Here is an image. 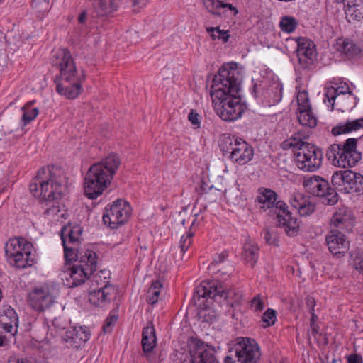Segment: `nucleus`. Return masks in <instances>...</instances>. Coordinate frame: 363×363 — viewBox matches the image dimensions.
Here are the masks:
<instances>
[{
	"instance_id": "obj_1",
	"label": "nucleus",
	"mask_w": 363,
	"mask_h": 363,
	"mask_svg": "<svg viewBox=\"0 0 363 363\" xmlns=\"http://www.w3.org/2000/svg\"><path fill=\"white\" fill-rule=\"evenodd\" d=\"M235 69L223 66L215 74L211 86L210 95L216 114L225 121L239 118L245 109L240 104V81Z\"/></svg>"
},
{
	"instance_id": "obj_2",
	"label": "nucleus",
	"mask_w": 363,
	"mask_h": 363,
	"mask_svg": "<svg viewBox=\"0 0 363 363\" xmlns=\"http://www.w3.org/2000/svg\"><path fill=\"white\" fill-rule=\"evenodd\" d=\"M51 62L60 71V75L55 79L57 92L67 99L77 98L82 91V83L85 80V75L83 70L78 71L70 51L67 48L58 49Z\"/></svg>"
},
{
	"instance_id": "obj_3",
	"label": "nucleus",
	"mask_w": 363,
	"mask_h": 363,
	"mask_svg": "<svg viewBox=\"0 0 363 363\" xmlns=\"http://www.w3.org/2000/svg\"><path fill=\"white\" fill-rule=\"evenodd\" d=\"M62 170L55 167L40 169L37 176L30 184V191L34 196L38 197L46 206L45 213L55 214L60 211L57 203L60 199L62 189L60 179Z\"/></svg>"
},
{
	"instance_id": "obj_4",
	"label": "nucleus",
	"mask_w": 363,
	"mask_h": 363,
	"mask_svg": "<svg viewBox=\"0 0 363 363\" xmlns=\"http://www.w3.org/2000/svg\"><path fill=\"white\" fill-rule=\"evenodd\" d=\"M120 164L119 157L111 154L92 164L84 177V195L89 199H96L101 195L110 186Z\"/></svg>"
},
{
	"instance_id": "obj_5",
	"label": "nucleus",
	"mask_w": 363,
	"mask_h": 363,
	"mask_svg": "<svg viewBox=\"0 0 363 363\" xmlns=\"http://www.w3.org/2000/svg\"><path fill=\"white\" fill-rule=\"evenodd\" d=\"M255 201L260 205L264 211L270 209L277 215L278 225L284 229L289 236H295L299 231V223L296 218L289 211L286 203L279 199V195L273 190L259 188Z\"/></svg>"
},
{
	"instance_id": "obj_6",
	"label": "nucleus",
	"mask_w": 363,
	"mask_h": 363,
	"mask_svg": "<svg viewBox=\"0 0 363 363\" xmlns=\"http://www.w3.org/2000/svg\"><path fill=\"white\" fill-rule=\"evenodd\" d=\"M33 251L32 242L22 237L9 239L5 245L6 255L17 268L23 269L34 264L35 255Z\"/></svg>"
},
{
	"instance_id": "obj_7",
	"label": "nucleus",
	"mask_w": 363,
	"mask_h": 363,
	"mask_svg": "<svg viewBox=\"0 0 363 363\" xmlns=\"http://www.w3.org/2000/svg\"><path fill=\"white\" fill-rule=\"evenodd\" d=\"M209 298L215 301H220L222 298L226 301L227 305L235 307L238 306L242 298V293L238 289L224 290L215 283L202 281L194 293L191 301L195 303L201 298Z\"/></svg>"
},
{
	"instance_id": "obj_8",
	"label": "nucleus",
	"mask_w": 363,
	"mask_h": 363,
	"mask_svg": "<svg viewBox=\"0 0 363 363\" xmlns=\"http://www.w3.org/2000/svg\"><path fill=\"white\" fill-rule=\"evenodd\" d=\"M303 186L306 191L318 197H320L324 204L333 206L337 203L339 196L333 188L330 186L328 182L324 178L313 175L305 178Z\"/></svg>"
},
{
	"instance_id": "obj_9",
	"label": "nucleus",
	"mask_w": 363,
	"mask_h": 363,
	"mask_svg": "<svg viewBox=\"0 0 363 363\" xmlns=\"http://www.w3.org/2000/svg\"><path fill=\"white\" fill-rule=\"evenodd\" d=\"M294 155L296 164L301 170L314 172L322 164L323 152L315 145L310 144L296 150Z\"/></svg>"
},
{
	"instance_id": "obj_10",
	"label": "nucleus",
	"mask_w": 363,
	"mask_h": 363,
	"mask_svg": "<svg viewBox=\"0 0 363 363\" xmlns=\"http://www.w3.org/2000/svg\"><path fill=\"white\" fill-rule=\"evenodd\" d=\"M131 215V207L125 200L118 199L108 206L103 215V221L111 228H117L128 221Z\"/></svg>"
},
{
	"instance_id": "obj_11",
	"label": "nucleus",
	"mask_w": 363,
	"mask_h": 363,
	"mask_svg": "<svg viewBox=\"0 0 363 363\" xmlns=\"http://www.w3.org/2000/svg\"><path fill=\"white\" fill-rule=\"evenodd\" d=\"M191 363H219L216 351L196 337L187 340Z\"/></svg>"
},
{
	"instance_id": "obj_12",
	"label": "nucleus",
	"mask_w": 363,
	"mask_h": 363,
	"mask_svg": "<svg viewBox=\"0 0 363 363\" xmlns=\"http://www.w3.org/2000/svg\"><path fill=\"white\" fill-rule=\"evenodd\" d=\"M234 350L240 363H257L261 356L258 344L249 337H238Z\"/></svg>"
},
{
	"instance_id": "obj_13",
	"label": "nucleus",
	"mask_w": 363,
	"mask_h": 363,
	"mask_svg": "<svg viewBox=\"0 0 363 363\" xmlns=\"http://www.w3.org/2000/svg\"><path fill=\"white\" fill-rule=\"evenodd\" d=\"M29 306L38 312H43L50 308L55 302V297L48 286L33 288L28 294Z\"/></svg>"
},
{
	"instance_id": "obj_14",
	"label": "nucleus",
	"mask_w": 363,
	"mask_h": 363,
	"mask_svg": "<svg viewBox=\"0 0 363 363\" xmlns=\"http://www.w3.org/2000/svg\"><path fill=\"white\" fill-rule=\"evenodd\" d=\"M296 42V52L300 68L311 69L315 60L316 50L314 43L311 40L303 37L298 38Z\"/></svg>"
},
{
	"instance_id": "obj_15",
	"label": "nucleus",
	"mask_w": 363,
	"mask_h": 363,
	"mask_svg": "<svg viewBox=\"0 0 363 363\" xmlns=\"http://www.w3.org/2000/svg\"><path fill=\"white\" fill-rule=\"evenodd\" d=\"M89 259V257L82 259L81 264H75L70 269L69 276L72 281L70 283L71 287L78 286L84 283L96 270V259L90 261Z\"/></svg>"
},
{
	"instance_id": "obj_16",
	"label": "nucleus",
	"mask_w": 363,
	"mask_h": 363,
	"mask_svg": "<svg viewBox=\"0 0 363 363\" xmlns=\"http://www.w3.org/2000/svg\"><path fill=\"white\" fill-rule=\"evenodd\" d=\"M325 240L328 249L333 255L343 256L349 250V241L338 230H331Z\"/></svg>"
},
{
	"instance_id": "obj_17",
	"label": "nucleus",
	"mask_w": 363,
	"mask_h": 363,
	"mask_svg": "<svg viewBox=\"0 0 363 363\" xmlns=\"http://www.w3.org/2000/svg\"><path fill=\"white\" fill-rule=\"evenodd\" d=\"M63 247H64V256L67 264H70L72 261H76L77 264H81V260L84 258L89 257L90 261L96 259V254L89 250H79L76 247L77 245L68 246L67 240L64 236V231H62L61 235Z\"/></svg>"
},
{
	"instance_id": "obj_18",
	"label": "nucleus",
	"mask_w": 363,
	"mask_h": 363,
	"mask_svg": "<svg viewBox=\"0 0 363 363\" xmlns=\"http://www.w3.org/2000/svg\"><path fill=\"white\" fill-rule=\"evenodd\" d=\"M116 292L117 289L114 286L106 284L101 289L91 292L89 301L96 306L104 307L116 298Z\"/></svg>"
},
{
	"instance_id": "obj_19",
	"label": "nucleus",
	"mask_w": 363,
	"mask_h": 363,
	"mask_svg": "<svg viewBox=\"0 0 363 363\" xmlns=\"http://www.w3.org/2000/svg\"><path fill=\"white\" fill-rule=\"evenodd\" d=\"M254 156V149L251 145L242 139L237 144L234 149L233 155H230L228 157L234 162L244 165L251 161Z\"/></svg>"
},
{
	"instance_id": "obj_20",
	"label": "nucleus",
	"mask_w": 363,
	"mask_h": 363,
	"mask_svg": "<svg viewBox=\"0 0 363 363\" xmlns=\"http://www.w3.org/2000/svg\"><path fill=\"white\" fill-rule=\"evenodd\" d=\"M90 337V333L83 327H72L67 330L64 335V340L74 347H80Z\"/></svg>"
},
{
	"instance_id": "obj_21",
	"label": "nucleus",
	"mask_w": 363,
	"mask_h": 363,
	"mask_svg": "<svg viewBox=\"0 0 363 363\" xmlns=\"http://www.w3.org/2000/svg\"><path fill=\"white\" fill-rule=\"evenodd\" d=\"M203 1L206 9L215 16L226 17L227 9L233 13V16L238 13V9L231 4L223 3L220 0H203Z\"/></svg>"
},
{
	"instance_id": "obj_22",
	"label": "nucleus",
	"mask_w": 363,
	"mask_h": 363,
	"mask_svg": "<svg viewBox=\"0 0 363 363\" xmlns=\"http://www.w3.org/2000/svg\"><path fill=\"white\" fill-rule=\"evenodd\" d=\"M121 0H97L94 6L96 18L111 17L117 11Z\"/></svg>"
},
{
	"instance_id": "obj_23",
	"label": "nucleus",
	"mask_w": 363,
	"mask_h": 363,
	"mask_svg": "<svg viewBox=\"0 0 363 363\" xmlns=\"http://www.w3.org/2000/svg\"><path fill=\"white\" fill-rule=\"evenodd\" d=\"M0 323L6 332L13 335L17 333L18 318L16 311L11 307L4 310V313L0 315Z\"/></svg>"
},
{
	"instance_id": "obj_24",
	"label": "nucleus",
	"mask_w": 363,
	"mask_h": 363,
	"mask_svg": "<svg viewBox=\"0 0 363 363\" xmlns=\"http://www.w3.org/2000/svg\"><path fill=\"white\" fill-rule=\"evenodd\" d=\"M352 170L345 169L336 171L333 173L331 178V182L333 189L335 191H340L346 194L349 181L352 177Z\"/></svg>"
},
{
	"instance_id": "obj_25",
	"label": "nucleus",
	"mask_w": 363,
	"mask_h": 363,
	"mask_svg": "<svg viewBox=\"0 0 363 363\" xmlns=\"http://www.w3.org/2000/svg\"><path fill=\"white\" fill-rule=\"evenodd\" d=\"M362 128L363 129V117L353 121L347 120L345 123L342 122L338 123L332 128L331 133L334 136H337L352 131H357Z\"/></svg>"
},
{
	"instance_id": "obj_26",
	"label": "nucleus",
	"mask_w": 363,
	"mask_h": 363,
	"mask_svg": "<svg viewBox=\"0 0 363 363\" xmlns=\"http://www.w3.org/2000/svg\"><path fill=\"white\" fill-rule=\"evenodd\" d=\"M142 347L143 352L147 354L151 352L156 345V335L155 328L152 323L145 327L143 330Z\"/></svg>"
},
{
	"instance_id": "obj_27",
	"label": "nucleus",
	"mask_w": 363,
	"mask_h": 363,
	"mask_svg": "<svg viewBox=\"0 0 363 363\" xmlns=\"http://www.w3.org/2000/svg\"><path fill=\"white\" fill-rule=\"evenodd\" d=\"M259 250V247L255 242L247 241L243 246L242 259L250 264L251 267H254L258 259Z\"/></svg>"
},
{
	"instance_id": "obj_28",
	"label": "nucleus",
	"mask_w": 363,
	"mask_h": 363,
	"mask_svg": "<svg viewBox=\"0 0 363 363\" xmlns=\"http://www.w3.org/2000/svg\"><path fill=\"white\" fill-rule=\"evenodd\" d=\"M348 153L341 151L338 156L339 162L337 167L342 168L352 167L361 160L362 154L359 151L347 152Z\"/></svg>"
},
{
	"instance_id": "obj_29",
	"label": "nucleus",
	"mask_w": 363,
	"mask_h": 363,
	"mask_svg": "<svg viewBox=\"0 0 363 363\" xmlns=\"http://www.w3.org/2000/svg\"><path fill=\"white\" fill-rule=\"evenodd\" d=\"M239 138L229 134L223 135L220 140L219 147L223 154L233 155L234 149L240 141Z\"/></svg>"
},
{
	"instance_id": "obj_30",
	"label": "nucleus",
	"mask_w": 363,
	"mask_h": 363,
	"mask_svg": "<svg viewBox=\"0 0 363 363\" xmlns=\"http://www.w3.org/2000/svg\"><path fill=\"white\" fill-rule=\"evenodd\" d=\"M346 194H363V176L352 171Z\"/></svg>"
},
{
	"instance_id": "obj_31",
	"label": "nucleus",
	"mask_w": 363,
	"mask_h": 363,
	"mask_svg": "<svg viewBox=\"0 0 363 363\" xmlns=\"http://www.w3.org/2000/svg\"><path fill=\"white\" fill-rule=\"evenodd\" d=\"M345 17L349 23L359 21L363 18V13L356 6L353 1H347L344 5Z\"/></svg>"
},
{
	"instance_id": "obj_32",
	"label": "nucleus",
	"mask_w": 363,
	"mask_h": 363,
	"mask_svg": "<svg viewBox=\"0 0 363 363\" xmlns=\"http://www.w3.org/2000/svg\"><path fill=\"white\" fill-rule=\"evenodd\" d=\"M338 50L347 58H352L360 53V49L349 39L343 40L342 43H340Z\"/></svg>"
},
{
	"instance_id": "obj_33",
	"label": "nucleus",
	"mask_w": 363,
	"mask_h": 363,
	"mask_svg": "<svg viewBox=\"0 0 363 363\" xmlns=\"http://www.w3.org/2000/svg\"><path fill=\"white\" fill-rule=\"evenodd\" d=\"M350 217V215L346 207L339 208L333 216L332 224L334 227L342 229L343 226L349 222Z\"/></svg>"
},
{
	"instance_id": "obj_34",
	"label": "nucleus",
	"mask_w": 363,
	"mask_h": 363,
	"mask_svg": "<svg viewBox=\"0 0 363 363\" xmlns=\"http://www.w3.org/2000/svg\"><path fill=\"white\" fill-rule=\"evenodd\" d=\"M35 101H30L26 103L22 108L23 114L22 116V121L23 122V126L30 123L33 121L38 115L39 111L38 108H32Z\"/></svg>"
},
{
	"instance_id": "obj_35",
	"label": "nucleus",
	"mask_w": 363,
	"mask_h": 363,
	"mask_svg": "<svg viewBox=\"0 0 363 363\" xmlns=\"http://www.w3.org/2000/svg\"><path fill=\"white\" fill-rule=\"evenodd\" d=\"M162 287V283L160 280L152 282L147 292V301L149 304L153 305L157 302Z\"/></svg>"
},
{
	"instance_id": "obj_36",
	"label": "nucleus",
	"mask_w": 363,
	"mask_h": 363,
	"mask_svg": "<svg viewBox=\"0 0 363 363\" xmlns=\"http://www.w3.org/2000/svg\"><path fill=\"white\" fill-rule=\"evenodd\" d=\"M298 26V21L291 16H284L281 18L279 27L281 30L287 33L294 32Z\"/></svg>"
},
{
	"instance_id": "obj_37",
	"label": "nucleus",
	"mask_w": 363,
	"mask_h": 363,
	"mask_svg": "<svg viewBox=\"0 0 363 363\" xmlns=\"http://www.w3.org/2000/svg\"><path fill=\"white\" fill-rule=\"evenodd\" d=\"M31 6L38 17L43 16L49 11V0H33Z\"/></svg>"
},
{
	"instance_id": "obj_38",
	"label": "nucleus",
	"mask_w": 363,
	"mask_h": 363,
	"mask_svg": "<svg viewBox=\"0 0 363 363\" xmlns=\"http://www.w3.org/2000/svg\"><path fill=\"white\" fill-rule=\"evenodd\" d=\"M348 93L352 95V91L350 90V88L347 86L345 91H340V88H333L328 89L326 93L325 94L324 101L326 102V99L329 104L331 105V110L333 109L334 101L336 97L340 94H346Z\"/></svg>"
},
{
	"instance_id": "obj_39",
	"label": "nucleus",
	"mask_w": 363,
	"mask_h": 363,
	"mask_svg": "<svg viewBox=\"0 0 363 363\" xmlns=\"http://www.w3.org/2000/svg\"><path fill=\"white\" fill-rule=\"evenodd\" d=\"M298 120L299 123L303 126L314 128L317 125V119L313 116L312 111L311 113L302 111V113H298Z\"/></svg>"
},
{
	"instance_id": "obj_40",
	"label": "nucleus",
	"mask_w": 363,
	"mask_h": 363,
	"mask_svg": "<svg viewBox=\"0 0 363 363\" xmlns=\"http://www.w3.org/2000/svg\"><path fill=\"white\" fill-rule=\"evenodd\" d=\"M341 153L340 146L338 144L331 145L327 152V159L335 166H337V162H339L338 156Z\"/></svg>"
},
{
	"instance_id": "obj_41",
	"label": "nucleus",
	"mask_w": 363,
	"mask_h": 363,
	"mask_svg": "<svg viewBox=\"0 0 363 363\" xmlns=\"http://www.w3.org/2000/svg\"><path fill=\"white\" fill-rule=\"evenodd\" d=\"M206 31L211 35L213 40H222L223 43H226L230 38L228 31L220 30L219 27H209L207 28Z\"/></svg>"
},
{
	"instance_id": "obj_42",
	"label": "nucleus",
	"mask_w": 363,
	"mask_h": 363,
	"mask_svg": "<svg viewBox=\"0 0 363 363\" xmlns=\"http://www.w3.org/2000/svg\"><path fill=\"white\" fill-rule=\"evenodd\" d=\"M198 315L202 322L212 323L216 320V315L215 312L210 308L201 309Z\"/></svg>"
},
{
	"instance_id": "obj_43",
	"label": "nucleus",
	"mask_w": 363,
	"mask_h": 363,
	"mask_svg": "<svg viewBox=\"0 0 363 363\" xmlns=\"http://www.w3.org/2000/svg\"><path fill=\"white\" fill-rule=\"evenodd\" d=\"M299 113H302V111L306 113H311L312 111L311 105L309 104L308 98L306 96V94L303 93L300 94L297 98Z\"/></svg>"
},
{
	"instance_id": "obj_44",
	"label": "nucleus",
	"mask_w": 363,
	"mask_h": 363,
	"mask_svg": "<svg viewBox=\"0 0 363 363\" xmlns=\"http://www.w3.org/2000/svg\"><path fill=\"white\" fill-rule=\"evenodd\" d=\"M315 211V203L311 201L309 198H306V202L301 205L298 213L301 216H308Z\"/></svg>"
},
{
	"instance_id": "obj_45",
	"label": "nucleus",
	"mask_w": 363,
	"mask_h": 363,
	"mask_svg": "<svg viewBox=\"0 0 363 363\" xmlns=\"http://www.w3.org/2000/svg\"><path fill=\"white\" fill-rule=\"evenodd\" d=\"M194 235V233L189 231L186 235L182 236L179 242V248L182 254H184L191 245Z\"/></svg>"
},
{
	"instance_id": "obj_46",
	"label": "nucleus",
	"mask_w": 363,
	"mask_h": 363,
	"mask_svg": "<svg viewBox=\"0 0 363 363\" xmlns=\"http://www.w3.org/2000/svg\"><path fill=\"white\" fill-rule=\"evenodd\" d=\"M357 138H348L343 144H338V145L340 146L342 152L347 153V152L357 151Z\"/></svg>"
},
{
	"instance_id": "obj_47",
	"label": "nucleus",
	"mask_w": 363,
	"mask_h": 363,
	"mask_svg": "<svg viewBox=\"0 0 363 363\" xmlns=\"http://www.w3.org/2000/svg\"><path fill=\"white\" fill-rule=\"evenodd\" d=\"M262 321L265 323L264 327L273 325L276 321L275 310L268 308L262 315Z\"/></svg>"
},
{
	"instance_id": "obj_48",
	"label": "nucleus",
	"mask_w": 363,
	"mask_h": 363,
	"mask_svg": "<svg viewBox=\"0 0 363 363\" xmlns=\"http://www.w3.org/2000/svg\"><path fill=\"white\" fill-rule=\"evenodd\" d=\"M82 233V230L79 227H74L69 229L68 232V241L69 244L77 245L79 242V237Z\"/></svg>"
},
{
	"instance_id": "obj_49",
	"label": "nucleus",
	"mask_w": 363,
	"mask_h": 363,
	"mask_svg": "<svg viewBox=\"0 0 363 363\" xmlns=\"http://www.w3.org/2000/svg\"><path fill=\"white\" fill-rule=\"evenodd\" d=\"M271 91L272 94V96H271L272 103L276 104L281 101L282 99V86L279 84H275L272 87Z\"/></svg>"
},
{
	"instance_id": "obj_50",
	"label": "nucleus",
	"mask_w": 363,
	"mask_h": 363,
	"mask_svg": "<svg viewBox=\"0 0 363 363\" xmlns=\"http://www.w3.org/2000/svg\"><path fill=\"white\" fill-rule=\"evenodd\" d=\"M289 140L293 144H294V148H296V150H298L303 147H307L311 144L308 142L303 141L299 133L292 135L289 138Z\"/></svg>"
},
{
	"instance_id": "obj_51",
	"label": "nucleus",
	"mask_w": 363,
	"mask_h": 363,
	"mask_svg": "<svg viewBox=\"0 0 363 363\" xmlns=\"http://www.w3.org/2000/svg\"><path fill=\"white\" fill-rule=\"evenodd\" d=\"M306 198L307 197L303 196L301 194H294L290 200L291 206L298 211L301 208V205H302L303 202H306Z\"/></svg>"
},
{
	"instance_id": "obj_52",
	"label": "nucleus",
	"mask_w": 363,
	"mask_h": 363,
	"mask_svg": "<svg viewBox=\"0 0 363 363\" xmlns=\"http://www.w3.org/2000/svg\"><path fill=\"white\" fill-rule=\"evenodd\" d=\"M117 320L118 316L116 315H111L108 316L103 325L104 332L105 333H111L112 326L114 325Z\"/></svg>"
},
{
	"instance_id": "obj_53",
	"label": "nucleus",
	"mask_w": 363,
	"mask_h": 363,
	"mask_svg": "<svg viewBox=\"0 0 363 363\" xmlns=\"http://www.w3.org/2000/svg\"><path fill=\"white\" fill-rule=\"evenodd\" d=\"M251 308H254V311H261L264 308V302L262 301L259 295L255 296L251 301Z\"/></svg>"
},
{
	"instance_id": "obj_54",
	"label": "nucleus",
	"mask_w": 363,
	"mask_h": 363,
	"mask_svg": "<svg viewBox=\"0 0 363 363\" xmlns=\"http://www.w3.org/2000/svg\"><path fill=\"white\" fill-rule=\"evenodd\" d=\"M188 118L194 128H200V116L194 110H191L189 113Z\"/></svg>"
},
{
	"instance_id": "obj_55",
	"label": "nucleus",
	"mask_w": 363,
	"mask_h": 363,
	"mask_svg": "<svg viewBox=\"0 0 363 363\" xmlns=\"http://www.w3.org/2000/svg\"><path fill=\"white\" fill-rule=\"evenodd\" d=\"M228 257V253L226 252H223L219 255H216L213 258L212 262L208 267V269H212L213 266L217 265L218 264H220L223 262Z\"/></svg>"
},
{
	"instance_id": "obj_56",
	"label": "nucleus",
	"mask_w": 363,
	"mask_h": 363,
	"mask_svg": "<svg viewBox=\"0 0 363 363\" xmlns=\"http://www.w3.org/2000/svg\"><path fill=\"white\" fill-rule=\"evenodd\" d=\"M264 239L265 242L269 245H277V239L276 236L272 235L268 229H266L264 233Z\"/></svg>"
},
{
	"instance_id": "obj_57",
	"label": "nucleus",
	"mask_w": 363,
	"mask_h": 363,
	"mask_svg": "<svg viewBox=\"0 0 363 363\" xmlns=\"http://www.w3.org/2000/svg\"><path fill=\"white\" fill-rule=\"evenodd\" d=\"M348 363H363L362 358L357 354H351L347 359Z\"/></svg>"
},
{
	"instance_id": "obj_58",
	"label": "nucleus",
	"mask_w": 363,
	"mask_h": 363,
	"mask_svg": "<svg viewBox=\"0 0 363 363\" xmlns=\"http://www.w3.org/2000/svg\"><path fill=\"white\" fill-rule=\"evenodd\" d=\"M306 306L309 308V312L314 311V307L315 306V301L313 297L308 296L306 298Z\"/></svg>"
},
{
	"instance_id": "obj_59",
	"label": "nucleus",
	"mask_w": 363,
	"mask_h": 363,
	"mask_svg": "<svg viewBox=\"0 0 363 363\" xmlns=\"http://www.w3.org/2000/svg\"><path fill=\"white\" fill-rule=\"evenodd\" d=\"M250 91H251V94L253 96V97L255 99H257L259 96V94L261 91V87H260V86H258L257 84H254Z\"/></svg>"
},
{
	"instance_id": "obj_60",
	"label": "nucleus",
	"mask_w": 363,
	"mask_h": 363,
	"mask_svg": "<svg viewBox=\"0 0 363 363\" xmlns=\"http://www.w3.org/2000/svg\"><path fill=\"white\" fill-rule=\"evenodd\" d=\"M294 144H293L291 143V141L289 140V138L284 140L281 144V147L285 150H289L290 148H292V147L294 148Z\"/></svg>"
},
{
	"instance_id": "obj_61",
	"label": "nucleus",
	"mask_w": 363,
	"mask_h": 363,
	"mask_svg": "<svg viewBox=\"0 0 363 363\" xmlns=\"http://www.w3.org/2000/svg\"><path fill=\"white\" fill-rule=\"evenodd\" d=\"M134 6H138L139 8H143L146 6L148 0H132Z\"/></svg>"
},
{
	"instance_id": "obj_62",
	"label": "nucleus",
	"mask_w": 363,
	"mask_h": 363,
	"mask_svg": "<svg viewBox=\"0 0 363 363\" xmlns=\"http://www.w3.org/2000/svg\"><path fill=\"white\" fill-rule=\"evenodd\" d=\"M7 363H31L30 361L24 359H9Z\"/></svg>"
},
{
	"instance_id": "obj_63",
	"label": "nucleus",
	"mask_w": 363,
	"mask_h": 363,
	"mask_svg": "<svg viewBox=\"0 0 363 363\" xmlns=\"http://www.w3.org/2000/svg\"><path fill=\"white\" fill-rule=\"evenodd\" d=\"M355 268L363 273V259L355 260Z\"/></svg>"
},
{
	"instance_id": "obj_64",
	"label": "nucleus",
	"mask_w": 363,
	"mask_h": 363,
	"mask_svg": "<svg viewBox=\"0 0 363 363\" xmlns=\"http://www.w3.org/2000/svg\"><path fill=\"white\" fill-rule=\"evenodd\" d=\"M87 13L86 11H83L78 17V22L79 23H84L86 19Z\"/></svg>"
}]
</instances>
